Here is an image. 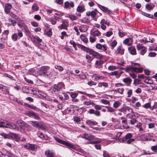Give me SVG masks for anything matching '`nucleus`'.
Returning <instances> with one entry per match:
<instances>
[{
  "mask_svg": "<svg viewBox=\"0 0 157 157\" xmlns=\"http://www.w3.org/2000/svg\"><path fill=\"white\" fill-rule=\"evenodd\" d=\"M17 123L18 124V126L12 123H10L9 125H11L12 127H14L13 128H10L11 129H16L18 131H20L22 132H25V127L26 123L22 120H19L17 122Z\"/></svg>",
  "mask_w": 157,
  "mask_h": 157,
  "instance_id": "f257e3e1",
  "label": "nucleus"
},
{
  "mask_svg": "<svg viewBox=\"0 0 157 157\" xmlns=\"http://www.w3.org/2000/svg\"><path fill=\"white\" fill-rule=\"evenodd\" d=\"M30 122L33 127L38 128V129L45 130L46 129V126L44 124L36 121H32Z\"/></svg>",
  "mask_w": 157,
  "mask_h": 157,
  "instance_id": "f03ea898",
  "label": "nucleus"
},
{
  "mask_svg": "<svg viewBox=\"0 0 157 157\" xmlns=\"http://www.w3.org/2000/svg\"><path fill=\"white\" fill-rule=\"evenodd\" d=\"M55 138L56 141L58 143L62 144L67 146L68 147L71 148L73 149H75V146L72 144H71L68 142H66L64 140H63L57 137H55Z\"/></svg>",
  "mask_w": 157,
  "mask_h": 157,
  "instance_id": "7ed1b4c3",
  "label": "nucleus"
},
{
  "mask_svg": "<svg viewBox=\"0 0 157 157\" xmlns=\"http://www.w3.org/2000/svg\"><path fill=\"white\" fill-rule=\"evenodd\" d=\"M18 26L24 30L25 33L27 35H30L31 32L27 25L22 21H21L18 23Z\"/></svg>",
  "mask_w": 157,
  "mask_h": 157,
  "instance_id": "20e7f679",
  "label": "nucleus"
},
{
  "mask_svg": "<svg viewBox=\"0 0 157 157\" xmlns=\"http://www.w3.org/2000/svg\"><path fill=\"white\" fill-rule=\"evenodd\" d=\"M23 147L29 150H31L33 151H36L37 150V146L35 144H31L28 143L25 144H24Z\"/></svg>",
  "mask_w": 157,
  "mask_h": 157,
  "instance_id": "39448f33",
  "label": "nucleus"
},
{
  "mask_svg": "<svg viewBox=\"0 0 157 157\" xmlns=\"http://www.w3.org/2000/svg\"><path fill=\"white\" fill-rule=\"evenodd\" d=\"M63 86V83L62 82H59L57 84L53 86L52 92H56L55 94H58V91Z\"/></svg>",
  "mask_w": 157,
  "mask_h": 157,
  "instance_id": "423d86ee",
  "label": "nucleus"
},
{
  "mask_svg": "<svg viewBox=\"0 0 157 157\" xmlns=\"http://www.w3.org/2000/svg\"><path fill=\"white\" fill-rule=\"evenodd\" d=\"M137 48L140 52V53L142 55H144L146 52V48L142 44H138L136 46Z\"/></svg>",
  "mask_w": 157,
  "mask_h": 157,
  "instance_id": "0eeeda50",
  "label": "nucleus"
},
{
  "mask_svg": "<svg viewBox=\"0 0 157 157\" xmlns=\"http://www.w3.org/2000/svg\"><path fill=\"white\" fill-rule=\"evenodd\" d=\"M10 123L6 121L0 120V127H4L9 128H13L11 125H9Z\"/></svg>",
  "mask_w": 157,
  "mask_h": 157,
  "instance_id": "6e6552de",
  "label": "nucleus"
},
{
  "mask_svg": "<svg viewBox=\"0 0 157 157\" xmlns=\"http://www.w3.org/2000/svg\"><path fill=\"white\" fill-rule=\"evenodd\" d=\"M127 70L128 71H132L140 73L143 71V68L142 67L138 68L132 66L131 67L127 68Z\"/></svg>",
  "mask_w": 157,
  "mask_h": 157,
  "instance_id": "1a4fd4ad",
  "label": "nucleus"
},
{
  "mask_svg": "<svg viewBox=\"0 0 157 157\" xmlns=\"http://www.w3.org/2000/svg\"><path fill=\"white\" fill-rule=\"evenodd\" d=\"M52 72L53 71L52 70H49L48 67H44V75L51 77L52 75Z\"/></svg>",
  "mask_w": 157,
  "mask_h": 157,
  "instance_id": "9d476101",
  "label": "nucleus"
},
{
  "mask_svg": "<svg viewBox=\"0 0 157 157\" xmlns=\"http://www.w3.org/2000/svg\"><path fill=\"white\" fill-rule=\"evenodd\" d=\"M82 138L86 140H90L95 139V136L90 134L85 133L82 136Z\"/></svg>",
  "mask_w": 157,
  "mask_h": 157,
  "instance_id": "9b49d317",
  "label": "nucleus"
},
{
  "mask_svg": "<svg viewBox=\"0 0 157 157\" xmlns=\"http://www.w3.org/2000/svg\"><path fill=\"white\" fill-rule=\"evenodd\" d=\"M105 78L104 77L100 76L98 74H94L92 75V79L94 81H97L99 80H103Z\"/></svg>",
  "mask_w": 157,
  "mask_h": 157,
  "instance_id": "f8f14e48",
  "label": "nucleus"
},
{
  "mask_svg": "<svg viewBox=\"0 0 157 157\" xmlns=\"http://www.w3.org/2000/svg\"><path fill=\"white\" fill-rule=\"evenodd\" d=\"M70 6L71 8H73L74 6V3L73 2L71 1L69 2L68 1L64 3V8L67 9Z\"/></svg>",
  "mask_w": 157,
  "mask_h": 157,
  "instance_id": "ddd939ff",
  "label": "nucleus"
},
{
  "mask_svg": "<svg viewBox=\"0 0 157 157\" xmlns=\"http://www.w3.org/2000/svg\"><path fill=\"white\" fill-rule=\"evenodd\" d=\"M89 53L93 56L97 58H101L102 57V56L101 54L95 51L90 50Z\"/></svg>",
  "mask_w": 157,
  "mask_h": 157,
  "instance_id": "4468645a",
  "label": "nucleus"
},
{
  "mask_svg": "<svg viewBox=\"0 0 157 157\" xmlns=\"http://www.w3.org/2000/svg\"><path fill=\"white\" fill-rule=\"evenodd\" d=\"M98 7L104 12H108L109 14H112V12L110 10H109L107 8L101 6L100 4L98 5Z\"/></svg>",
  "mask_w": 157,
  "mask_h": 157,
  "instance_id": "2eb2a0df",
  "label": "nucleus"
},
{
  "mask_svg": "<svg viewBox=\"0 0 157 157\" xmlns=\"http://www.w3.org/2000/svg\"><path fill=\"white\" fill-rule=\"evenodd\" d=\"M0 90L2 93L5 94H7L9 93L8 91L7 87L1 84H0Z\"/></svg>",
  "mask_w": 157,
  "mask_h": 157,
  "instance_id": "dca6fc26",
  "label": "nucleus"
},
{
  "mask_svg": "<svg viewBox=\"0 0 157 157\" xmlns=\"http://www.w3.org/2000/svg\"><path fill=\"white\" fill-rule=\"evenodd\" d=\"M97 10L96 9L94 11H87L86 13V14L88 16H91L92 17H95L97 14Z\"/></svg>",
  "mask_w": 157,
  "mask_h": 157,
  "instance_id": "f3484780",
  "label": "nucleus"
},
{
  "mask_svg": "<svg viewBox=\"0 0 157 157\" xmlns=\"http://www.w3.org/2000/svg\"><path fill=\"white\" fill-rule=\"evenodd\" d=\"M133 140H126L124 137L122 138H120L119 139V141L120 143H122L128 144H130L132 142V141Z\"/></svg>",
  "mask_w": 157,
  "mask_h": 157,
  "instance_id": "a211bd4d",
  "label": "nucleus"
},
{
  "mask_svg": "<svg viewBox=\"0 0 157 157\" xmlns=\"http://www.w3.org/2000/svg\"><path fill=\"white\" fill-rule=\"evenodd\" d=\"M12 7V6L9 3H7L5 6V12L7 13H10V10Z\"/></svg>",
  "mask_w": 157,
  "mask_h": 157,
  "instance_id": "6ab92c4d",
  "label": "nucleus"
},
{
  "mask_svg": "<svg viewBox=\"0 0 157 157\" xmlns=\"http://www.w3.org/2000/svg\"><path fill=\"white\" fill-rule=\"evenodd\" d=\"M86 123L90 126V127L93 128L92 127V126H94L97 124V123L95 121H92L91 120H87L86 121Z\"/></svg>",
  "mask_w": 157,
  "mask_h": 157,
  "instance_id": "aec40b11",
  "label": "nucleus"
},
{
  "mask_svg": "<svg viewBox=\"0 0 157 157\" xmlns=\"http://www.w3.org/2000/svg\"><path fill=\"white\" fill-rule=\"evenodd\" d=\"M124 50L121 47H119L117 50H115V53L116 54H123L124 53Z\"/></svg>",
  "mask_w": 157,
  "mask_h": 157,
  "instance_id": "412c9836",
  "label": "nucleus"
},
{
  "mask_svg": "<svg viewBox=\"0 0 157 157\" xmlns=\"http://www.w3.org/2000/svg\"><path fill=\"white\" fill-rule=\"evenodd\" d=\"M83 104L86 106H90L92 105L93 106L94 105L93 101L91 100H89L88 101H85L83 102Z\"/></svg>",
  "mask_w": 157,
  "mask_h": 157,
  "instance_id": "4be33fe9",
  "label": "nucleus"
},
{
  "mask_svg": "<svg viewBox=\"0 0 157 157\" xmlns=\"http://www.w3.org/2000/svg\"><path fill=\"white\" fill-rule=\"evenodd\" d=\"M45 154L47 157H53L54 155V153L49 150L46 151Z\"/></svg>",
  "mask_w": 157,
  "mask_h": 157,
  "instance_id": "5701e85b",
  "label": "nucleus"
},
{
  "mask_svg": "<svg viewBox=\"0 0 157 157\" xmlns=\"http://www.w3.org/2000/svg\"><path fill=\"white\" fill-rule=\"evenodd\" d=\"M79 30L81 32H86L87 30V26L86 25H82L79 27Z\"/></svg>",
  "mask_w": 157,
  "mask_h": 157,
  "instance_id": "b1692460",
  "label": "nucleus"
},
{
  "mask_svg": "<svg viewBox=\"0 0 157 157\" xmlns=\"http://www.w3.org/2000/svg\"><path fill=\"white\" fill-rule=\"evenodd\" d=\"M120 111H121L124 113L126 114L127 111L129 112V107L128 106L123 107L121 109H120Z\"/></svg>",
  "mask_w": 157,
  "mask_h": 157,
  "instance_id": "393cba45",
  "label": "nucleus"
},
{
  "mask_svg": "<svg viewBox=\"0 0 157 157\" xmlns=\"http://www.w3.org/2000/svg\"><path fill=\"white\" fill-rule=\"evenodd\" d=\"M75 76H78V78L81 80L85 79L86 78V75L83 73H82V74H79L78 75H75Z\"/></svg>",
  "mask_w": 157,
  "mask_h": 157,
  "instance_id": "a878e982",
  "label": "nucleus"
},
{
  "mask_svg": "<svg viewBox=\"0 0 157 157\" xmlns=\"http://www.w3.org/2000/svg\"><path fill=\"white\" fill-rule=\"evenodd\" d=\"M85 10L84 6H78L77 8V11L79 13H82Z\"/></svg>",
  "mask_w": 157,
  "mask_h": 157,
  "instance_id": "bb28decb",
  "label": "nucleus"
},
{
  "mask_svg": "<svg viewBox=\"0 0 157 157\" xmlns=\"http://www.w3.org/2000/svg\"><path fill=\"white\" fill-rule=\"evenodd\" d=\"M132 136V134L130 133H128L126 135L125 137H124V138H125V140H133L132 141V142L135 141V139H131Z\"/></svg>",
  "mask_w": 157,
  "mask_h": 157,
  "instance_id": "cd10ccee",
  "label": "nucleus"
},
{
  "mask_svg": "<svg viewBox=\"0 0 157 157\" xmlns=\"http://www.w3.org/2000/svg\"><path fill=\"white\" fill-rule=\"evenodd\" d=\"M68 26L67 23H63L60 26L58 27V28L59 29H66L67 27Z\"/></svg>",
  "mask_w": 157,
  "mask_h": 157,
  "instance_id": "c85d7f7f",
  "label": "nucleus"
},
{
  "mask_svg": "<svg viewBox=\"0 0 157 157\" xmlns=\"http://www.w3.org/2000/svg\"><path fill=\"white\" fill-rule=\"evenodd\" d=\"M123 81L127 85L130 84L132 82V80L128 78H124Z\"/></svg>",
  "mask_w": 157,
  "mask_h": 157,
  "instance_id": "c756f323",
  "label": "nucleus"
},
{
  "mask_svg": "<svg viewBox=\"0 0 157 157\" xmlns=\"http://www.w3.org/2000/svg\"><path fill=\"white\" fill-rule=\"evenodd\" d=\"M77 45L78 47L81 48V49H82L84 51H86L87 52H88V50H89L88 48L80 44L77 43Z\"/></svg>",
  "mask_w": 157,
  "mask_h": 157,
  "instance_id": "7c9ffc66",
  "label": "nucleus"
},
{
  "mask_svg": "<svg viewBox=\"0 0 157 157\" xmlns=\"http://www.w3.org/2000/svg\"><path fill=\"white\" fill-rule=\"evenodd\" d=\"M77 45L78 47L81 48V49H82L84 51H86L87 52H88V50H89L88 48L80 44L77 43Z\"/></svg>",
  "mask_w": 157,
  "mask_h": 157,
  "instance_id": "2f4dec72",
  "label": "nucleus"
},
{
  "mask_svg": "<svg viewBox=\"0 0 157 157\" xmlns=\"http://www.w3.org/2000/svg\"><path fill=\"white\" fill-rule=\"evenodd\" d=\"M77 45L78 47L81 48V49H82L84 51H86L87 52H88V50H89L88 48L80 44L77 43Z\"/></svg>",
  "mask_w": 157,
  "mask_h": 157,
  "instance_id": "473e14b6",
  "label": "nucleus"
},
{
  "mask_svg": "<svg viewBox=\"0 0 157 157\" xmlns=\"http://www.w3.org/2000/svg\"><path fill=\"white\" fill-rule=\"evenodd\" d=\"M132 41V39L131 38H127L125 39L123 42L124 44H127L128 45H130L131 43H130V41Z\"/></svg>",
  "mask_w": 157,
  "mask_h": 157,
  "instance_id": "72a5a7b5",
  "label": "nucleus"
},
{
  "mask_svg": "<svg viewBox=\"0 0 157 157\" xmlns=\"http://www.w3.org/2000/svg\"><path fill=\"white\" fill-rule=\"evenodd\" d=\"M38 134L39 137L43 139H47V136L46 135H45L44 134H43V133L42 132H39Z\"/></svg>",
  "mask_w": 157,
  "mask_h": 157,
  "instance_id": "f704fd0d",
  "label": "nucleus"
},
{
  "mask_svg": "<svg viewBox=\"0 0 157 157\" xmlns=\"http://www.w3.org/2000/svg\"><path fill=\"white\" fill-rule=\"evenodd\" d=\"M34 113L32 111H28L25 113V114L27 116H29V117H33Z\"/></svg>",
  "mask_w": 157,
  "mask_h": 157,
  "instance_id": "c9c22d12",
  "label": "nucleus"
},
{
  "mask_svg": "<svg viewBox=\"0 0 157 157\" xmlns=\"http://www.w3.org/2000/svg\"><path fill=\"white\" fill-rule=\"evenodd\" d=\"M11 38L13 41H16L17 40L18 36L16 33H14L12 35Z\"/></svg>",
  "mask_w": 157,
  "mask_h": 157,
  "instance_id": "e433bc0d",
  "label": "nucleus"
},
{
  "mask_svg": "<svg viewBox=\"0 0 157 157\" xmlns=\"http://www.w3.org/2000/svg\"><path fill=\"white\" fill-rule=\"evenodd\" d=\"M101 33L97 29L93 32V35L94 36H98L101 35Z\"/></svg>",
  "mask_w": 157,
  "mask_h": 157,
  "instance_id": "4c0bfd02",
  "label": "nucleus"
},
{
  "mask_svg": "<svg viewBox=\"0 0 157 157\" xmlns=\"http://www.w3.org/2000/svg\"><path fill=\"white\" fill-rule=\"evenodd\" d=\"M121 105V103L118 101H115L113 104V106L115 108H117Z\"/></svg>",
  "mask_w": 157,
  "mask_h": 157,
  "instance_id": "58836bf2",
  "label": "nucleus"
},
{
  "mask_svg": "<svg viewBox=\"0 0 157 157\" xmlns=\"http://www.w3.org/2000/svg\"><path fill=\"white\" fill-rule=\"evenodd\" d=\"M81 40L84 42L86 43L88 41V40L87 38L83 35H81L80 36Z\"/></svg>",
  "mask_w": 157,
  "mask_h": 157,
  "instance_id": "ea45409f",
  "label": "nucleus"
},
{
  "mask_svg": "<svg viewBox=\"0 0 157 157\" xmlns=\"http://www.w3.org/2000/svg\"><path fill=\"white\" fill-rule=\"evenodd\" d=\"M105 108L107 109V111L108 112L112 113L114 112L115 111L114 109L110 107L106 106H105Z\"/></svg>",
  "mask_w": 157,
  "mask_h": 157,
  "instance_id": "a19ab883",
  "label": "nucleus"
},
{
  "mask_svg": "<svg viewBox=\"0 0 157 157\" xmlns=\"http://www.w3.org/2000/svg\"><path fill=\"white\" fill-rule=\"evenodd\" d=\"M111 74L112 75H114L117 76L116 77L117 78H119L120 75H118V73L117 71H115L113 72H111Z\"/></svg>",
  "mask_w": 157,
  "mask_h": 157,
  "instance_id": "79ce46f5",
  "label": "nucleus"
},
{
  "mask_svg": "<svg viewBox=\"0 0 157 157\" xmlns=\"http://www.w3.org/2000/svg\"><path fill=\"white\" fill-rule=\"evenodd\" d=\"M142 107L146 109L149 108L150 109V108L151 107V103H147L145 104L144 105H142Z\"/></svg>",
  "mask_w": 157,
  "mask_h": 157,
  "instance_id": "37998d69",
  "label": "nucleus"
},
{
  "mask_svg": "<svg viewBox=\"0 0 157 157\" xmlns=\"http://www.w3.org/2000/svg\"><path fill=\"white\" fill-rule=\"evenodd\" d=\"M11 135L12 138L13 139L17 140L19 138V137L18 135L16 134L12 133L11 134Z\"/></svg>",
  "mask_w": 157,
  "mask_h": 157,
  "instance_id": "c03bdc74",
  "label": "nucleus"
},
{
  "mask_svg": "<svg viewBox=\"0 0 157 157\" xmlns=\"http://www.w3.org/2000/svg\"><path fill=\"white\" fill-rule=\"evenodd\" d=\"M74 121L78 124L80 123L81 120L80 118L78 117H74Z\"/></svg>",
  "mask_w": 157,
  "mask_h": 157,
  "instance_id": "a18cd8bd",
  "label": "nucleus"
},
{
  "mask_svg": "<svg viewBox=\"0 0 157 157\" xmlns=\"http://www.w3.org/2000/svg\"><path fill=\"white\" fill-rule=\"evenodd\" d=\"M115 139H118L121 136L122 134L121 132H115Z\"/></svg>",
  "mask_w": 157,
  "mask_h": 157,
  "instance_id": "49530a36",
  "label": "nucleus"
},
{
  "mask_svg": "<svg viewBox=\"0 0 157 157\" xmlns=\"http://www.w3.org/2000/svg\"><path fill=\"white\" fill-rule=\"evenodd\" d=\"M141 123H139L137 124L136 127L139 129V131H142L143 130L141 126Z\"/></svg>",
  "mask_w": 157,
  "mask_h": 157,
  "instance_id": "de8ad7c7",
  "label": "nucleus"
},
{
  "mask_svg": "<svg viewBox=\"0 0 157 157\" xmlns=\"http://www.w3.org/2000/svg\"><path fill=\"white\" fill-rule=\"evenodd\" d=\"M101 102L103 104H104L105 105H109L110 103V102L109 101L104 99H101Z\"/></svg>",
  "mask_w": 157,
  "mask_h": 157,
  "instance_id": "09e8293b",
  "label": "nucleus"
},
{
  "mask_svg": "<svg viewBox=\"0 0 157 157\" xmlns=\"http://www.w3.org/2000/svg\"><path fill=\"white\" fill-rule=\"evenodd\" d=\"M86 58L87 59V62L88 63H90L93 60L92 58L88 55H87L86 56Z\"/></svg>",
  "mask_w": 157,
  "mask_h": 157,
  "instance_id": "8fccbe9b",
  "label": "nucleus"
},
{
  "mask_svg": "<svg viewBox=\"0 0 157 157\" xmlns=\"http://www.w3.org/2000/svg\"><path fill=\"white\" fill-rule=\"evenodd\" d=\"M151 149L154 152H157V145L151 146Z\"/></svg>",
  "mask_w": 157,
  "mask_h": 157,
  "instance_id": "3c124183",
  "label": "nucleus"
},
{
  "mask_svg": "<svg viewBox=\"0 0 157 157\" xmlns=\"http://www.w3.org/2000/svg\"><path fill=\"white\" fill-rule=\"evenodd\" d=\"M55 67L56 69H58L60 71H63V67L60 66L56 65L55 66Z\"/></svg>",
  "mask_w": 157,
  "mask_h": 157,
  "instance_id": "603ef678",
  "label": "nucleus"
},
{
  "mask_svg": "<svg viewBox=\"0 0 157 157\" xmlns=\"http://www.w3.org/2000/svg\"><path fill=\"white\" fill-rule=\"evenodd\" d=\"M142 14L143 15L150 18H152L153 17L152 15H151L146 13L143 12Z\"/></svg>",
  "mask_w": 157,
  "mask_h": 157,
  "instance_id": "864d4df0",
  "label": "nucleus"
},
{
  "mask_svg": "<svg viewBox=\"0 0 157 157\" xmlns=\"http://www.w3.org/2000/svg\"><path fill=\"white\" fill-rule=\"evenodd\" d=\"M137 121V120L135 118H133L130 120V124L132 125H134Z\"/></svg>",
  "mask_w": 157,
  "mask_h": 157,
  "instance_id": "5fc2aeb1",
  "label": "nucleus"
},
{
  "mask_svg": "<svg viewBox=\"0 0 157 157\" xmlns=\"http://www.w3.org/2000/svg\"><path fill=\"white\" fill-rule=\"evenodd\" d=\"M140 138L143 141H147V137L144 135H142L140 136Z\"/></svg>",
  "mask_w": 157,
  "mask_h": 157,
  "instance_id": "6e6d98bb",
  "label": "nucleus"
},
{
  "mask_svg": "<svg viewBox=\"0 0 157 157\" xmlns=\"http://www.w3.org/2000/svg\"><path fill=\"white\" fill-rule=\"evenodd\" d=\"M46 35L48 36H50L52 35V30L51 29H50L46 33Z\"/></svg>",
  "mask_w": 157,
  "mask_h": 157,
  "instance_id": "4d7b16f0",
  "label": "nucleus"
},
{
  "mask_svg": "<svg viewBox=\"0 0 157 157\" xmlns=\"http://www.w3.org/2000/svg\"><path fill=\"white\" fill-rule=\"evenodd\" d=\"M93 106H94V108L96 110H101V105H97L94 104Z\"/></svg>",
  "mask_w": 157,
  "mask_h": 157,
  "instance_id": "13d9d810",
  "label": "nucleus"
},
{
  "mask_svg": "<svg viewBox=\"0 0 157 157\" xmlns=\"http://www.w3.org/2000/svg\"><path fill=\"white\" fill-rule=\"evenodd\" d=\"M117 68V67L116 66H109L108 67V69L111 71H113L116 69Z\"/></svg>",
  "mask_w": 157,
  "mask_h": 157,
  "instance_id": "bf43d9fd",
  "label": "nucleus"
},
{
  "mask_svg": "<svg viewBox=\"0 0 157 157\" xmlns=\"http://www.w3.org/2000/svg\"><path fill=\"white\" fill-rule=\"evenodd\" d=\"M121 119L122 120V123H124L127 124V119L125 117H121Z\"/></svg>",
  "mask_w": 157,
  "mask_h": 157,
  "instance_id": "052dcab7",
  "label": "nucleus"
},
{
  "mask_svg": "<svg viewBox=\"0 0 157 157\" xmlns=\"http://www.w3.org/2000/svg\"><path fill=\"white\" fill-rule=\"evenodd\" d=\"M103 156L104 157H110L108 152L105 151H103Z\"/></svg>",
  "mask_w": 157,
  "mask_h": 157,
  "instance_id": "680f3d73",
  "label": "nucleus"
},
{
  "mask_svg": "<svg viewBox=\"0 0 157 157\" xmlns=\"http://www.w3.org/2000/svg\"><path fill=\"white\" fill-rule=\"evenodd\" d=\"M18 35L20 38L21 37L23 36V34L22 32L20 30H17Z\"/></svg>",
  "mask_w": 157,
  "mask_h": 157,
  "instance_id": "e2e57ef3",
  "label": "nucleus"
},
{
  "mask_svg": "<svg viewBox=\"0 0 157 157\" xmlns=\"http://www.w3.org/2000/svg\"><path fill=\"white\" fill-rule=\"evenodd\" d=\"M44 67H43L41 69V70H39L37 72L38 73V74H39V75H44Z\"/></svg>",
  "mask_w": 157,
  "mask_h": 157,
  "instance_id": "0e129e2a",
  "label": "nucleus"
},
{
  "mask_svg": "<svg viewBox=\"0 0 157 157\" xmlns=\"http://www.w3.org/2000/svg\"><path fill=\"white\" fill-rule=\"evenodd\" d=\"M132 90L130 89L128 90L127 91L128 96L127 97H130L131 95L132 94Z\"/></svg>",
  "mask_w": 157,
  "mask_h": 157,
  "instance_id": "69168bd1",
  "label": "nucleus"
},
{
  "mask_svg": "<svg viewBox=\"0 0 157 157\" xmlns=\"http://www.w3.org/2000/svg\"><path fill=\"white\" fill-rule=\"evenodd\" d=\"M157 108V102H155L153 106L150 108V110H153Z\"/></svg>",
  "mask_w": 157,
  "mask_h": 157,
  "instance_id": "338daca9",
  "label": "nucleus"
},
{
  "mask_svg": "<svg viewBox=\"0 0 157 157\" xmlns=\"http://www.w3.org/2000/svg\"><path fill=\"white\" fill-rule=\"evenodd\" d=\"M34 39L37 42H38L39 43L41 42L42 41V39H40L38 36H35L34 37Z\"/></svg>",
  "mask_w": 157,
  "mask_h": 157,
  "instance_id": "774afa93",
  "label": "nucleus"
}]
</instances>
